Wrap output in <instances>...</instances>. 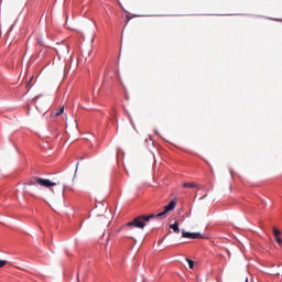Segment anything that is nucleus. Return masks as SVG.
Here are the masks:
<instances>
[{
  "mask_svg": "<svg viewBox=\"0 0 282 282\" xmlns=\"http://www.w3.org/2000/svg\"><path fill=\"white\" fill-rule=\"evenodd\" d=\"M175 206H177V202L172 200L169 205H166L164 207V210L159 213V214H150V215H140L135 218H133L132 221L127 223V227L128 228H132V226L134 228H144V226H147V221H151V219H155V217H164V215H166V213H171V210H174Z\"/></svg>",
  "mask_w": 282,
  "mask_h": 282,
  "instance_id": "nucleus-1",
  "label": "nucleus"
},
{
  "mask_svg": "<svg viewBox=\"0 0 282 282\" xmlns=\"http://www.w3.org/2000/svg\"><path fill=\"white\" fill-rule=\"evenodd\" d=\"M55 51L59 58H65V56L69 55V46L67 44H58Z\"/></svg>",
  "mask_w": 282,
  "mask_h": 282,
  "instance_id": "nucleus-2",
  "label": "nucleus"
},
{
  "mask_svg": "<svg viewBox=\"0 0 282 282\" xmlns=\"http://www.w3.org/2000/svg\"><path fill=\"white\" fill-rule=\"evenodd\" d=\"M182 237L185 239H204V235L199 232H188L184 230H182Z\"/></svg>",
  "mask_w": 282,
  "mask_h": 282,
  "instance_id": "nucleus-3",
  "label": "nucleus"
},
{
  "mask_svg": "<svg viewBox=\"0 0 282 282\" xmlns=\"http://www.w3.org/2000/svg\"><path fill=\"white\" fill-rule=\"evenodd\" d=\"M37 184L40 186H44V188H52V186H56V184H58V183H54V182H52L47 178H41L40 177V178H37Z\"/></svg>",
  "mask_w": 282,
  "mask_h": 282,
  "instance_id": "nucleus-4",
  "label": "nucleus"
},
{
  "mask_svg": "<svg viewBox=\"0 0 282 282\" xmlns=\"http://www.w3.org/2000/svg\"><path fill=\"white\" fill-rule=\"evenodd\" d=\"M35 108L37 109V111H40L41 113H43V111H45V107H41V102L39 101V96L35 97Z\"/></svg>",
  "mask_w": 282,
  "mask_h": 282,
  "instance_id": "nucleus-5",
  "label": "nucleus"
},
{
  "mask_svg": "<svg viewBox=\"0 0 282 282\" xmlns=\"http://www.w3.org/2000/svg\"><path fill=\"white\" fill-rule=\"evenodd\" d=\"M39 180H40V177H32L25 184H26V186H36V184H39Z\"/></svg>",
  "mask_w": 282,
  "mask_h": 282,
  "instance_id": "nucleus-6",
  "label": "nucleus"
},
{
  "mask_svg": "<svg viewBox=\"0 0 282 282\" xmlns=\"http://www.w3.org/2000/svg\"><path fill=\"white\" fill-rule=\"evenodd\" d=\"M183 188H199V186L196 183H183Z\"/></svg>",
  "mask_w": 282,
  "mask_h": 282,
  "instance_id": "nucleus-7",
  "label": "nucleus"
},
{
  "mask_svg": "<svg viewBox=\"0 0 282 282\" xmlns=\"http://www.w3.org/2000/svg\"><path fill=\"white\" fill-rule=\"evenodd\" d=\"M63 111H65V107L62 106L57 111L52 113V118H58V116H61Z\"/></svg>",
  "mask_w": 282,
  "mask_h": 282,
  "instance_id": "nucleus-8",
  "label": "nucleus"
},
{
  "mask_svg": "<svg viewBox=\"0 0 282 282\" xmlns=\"http://www.w3.org/2000/svg\"><path fill=\"white\" fill-rule=\"evenodd\" d=\"M170 228H171L174 232H176V234L178 235V232H180V225H178L177 223H174V224L170 225Z\"/></svg>",
  "mask_w": 282,
  "mask_h": 282,
  "instance_id": "nucleus-9",
  "label": "nucleus"
},
{
  "mask_svg": "<svg viewBox=\"0 0 282 282\" xmlns=\"http://www.w3.org/2000/svg\"><path fill=\"white\" fill-rule=\"evenodd\" d=\"M273 235L274 237H281V230L276 229V227H273Z\"/></svg>",
  "mask_w": 282,
  "mask_h": 282,
  "instance_id": "nucleus-10",
  "label": "nucleus"
},
{
  "mask_svg": "<svg viewBox=\"0 0 282 282\" xmlns=\"http://www.w3.org/2000/svg\"><path fill=\"white\" fill-rule=\"evenodd\" d=\"M186 261H187V263H188V268H189L191 270H193V268H194V265H195V262H194L193 260H191V259H186Z\"/></svg>",
  "mask_w": 282,
  "mask_h": 282,
  "instance_id": "nucleus-11",
  "label": "nucleus"
},
{
  "mask_svg": "<svg viewBox=\"0 0 282 282\" xmlns=\"http://www.w3.org/2000/svg\"><path fill=\"white\" fill-rule=\"evenodd\" d=\"M275 241H276L278 246H282V238H281V236H275Z\"/></svg>",
  "mask_w": 282,
  "mask_h": 282,
  "instance_id": "nucleus-12",
  "label": "nucleus"
},
{
  "mask_svg": "<svg viewBox=\"0 0 282 282\" xmlns=\"http://www.w3.org/2000/svg\"><path fill=\"white\" fill-rule=\"evenodd\" d=\"M8 264V261L6 260H0V268H3L4 265Z\"/></svg>",
  "mask_w": 282,
  "mask_h": 282,
  "instance_id": "nucleus-13",
  "label": "nucleus"
},
{
  "mask_svg": "<svg viewBox=\"0 0 282 282\" xmlns=\"http://www.w3.org/2000/svg\"><path fill=\"white\" fill-rule=\"evenodd\" d=\"M126 19H127V23H129V21H131V18L129 15H127Z\"/></svg>",
  "mask_w": 282,
  "mask_h": 282,
  "instance_id": "nucleus-14",
  "label": "nucleus"
},
{
  "mask_svg": "<svg viewBox=\"0 0 282 282\" xmlns=\"http://www.w3.org/2000/svg\"><path fill=\"white\" fill-rule=\"evenodd\" d=\"M246 282H248V280Z\"/></svg>",
  "mask_w": 282,
  "mask_h": 282,
  "instance_id": "nucleus-15",
  "label": "nucleus"
}]
</instances>
